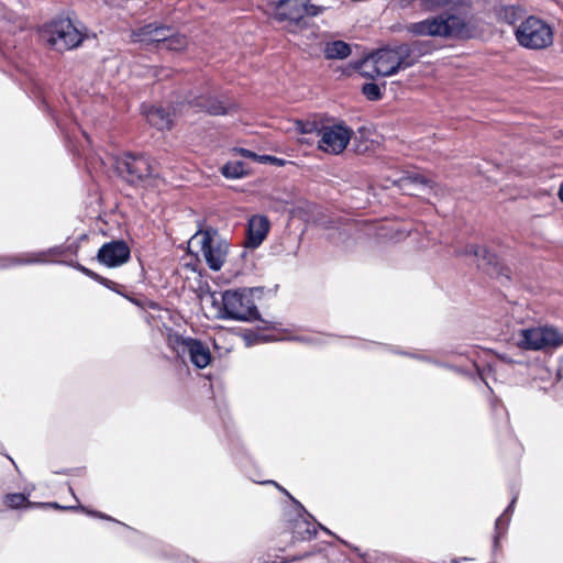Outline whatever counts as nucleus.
I'll use <instances>...</instances> for the list:
<instances>
[{
    "instance_id": "nucleus-22",
    "label": "nucleus",
    "mask_w": 563,
    "mask_h": 563,
    "mask_svg": "<svg viewBox=\"0 0 563 563\" xmlns=\"http://www.w3.org/2000/svg\"><path fill=\"white\" fill-rule=\"evenodd\" d=\"M466 253L477 257L479 264L485 263L488 265L496 264L495 254L490 253L487 249L479 245H470L466 249Z\"/></svg>"
},
{
    "instance_id": "nucleus-1",
    "label": "nucleus",
    "mask_w": 563,
    "mask_h": 563,
    "mask_svg": "<svg viewBox=\"0 0 563 563\" xmlns=\"http://www.w3.org/2000/svg\"><path fill=\"white\" fill-rule=\"evenodd\" d=\"M416 51V44L378 49L362 62V75L367 78L393 76L413 64L418 56Z\"/></svg>"
},
{
    "instance_id": "nucleus-8",
    "label": "nucleus",
    "mask_w": 563,
    "mask_h": 563,
    "mask_svg": "<svg viewBox=\"0 0 563 563\" xmlns=\"http://www.w3.org/2000/svg\"><path fill=\"white\" fill-rule=\"evenodd\" d=\"M517 345L529 351H548L563 345V334L554 327L525 328L517 333Z\"/></svg>"
},
{
    "instance_id": "nucleus-18",
    "label": "nucleus",
    "mask_w": 563,
    "mask_h": 563,
    "mask_svg": "<svg viewBox=\"0 0 563 563\" xmlns=\"http://www.w3.org/2000/svg\"><path fill=\"white\" fill-rule=\"evenodd\" d=\"M192 107L199 108L211 115L228 114L233 109L232 104H227L212 97L200 96L189 100Z\"/></svg>"
},
{
    "instance_id": "nucleus-35",
    "label": "nucleus",
    "mask_w": 563,
    "mask_h": 563,
    "mask_svg": "<svg viewBox=\"0 0 563 563\" xmlns=\"http://www.w3.org/2000/svg\"><path fill=\"white\" fill-rule=\"evenodd\" d=\"M103 282H106V283H101L102 285H104L106 287H108V288H110V289H112V288H113V286H114V283H113V282H111V280H109V279H107V278H104V280H103Z\"/></svg>"
},
{
    "instance_id": "nucleus-15",
    "label": "nucleus",
    "mask_w": 563,
    "mask_h": 563,
    "mask_svg": "<svg viewBox=\"0 0 563 563\" xmlns=\"http://www.w3.org/2000/svg\"><path fill=\"white\" fill-rule=\"evenodd\" d=\"M277 21L299 22L305 16L303 0H278L273 3Z\"/></svg>"
},
{
    "instance_id": "nucleus-6",
    "label": "nucleus",
    "mask_w": 563,
    "mask_h": 563,
    "mask_svg": "<svg viewBox=\"0 0 563 563\" xmlns=\"http://www.w3.org/2000/svg\"><path fill=\"white\" fill-rule=\"evenodd\" d=\"M167 345L178 357H188L197 368H206L212 361L209 346L198 339L170 332L167 335Z\"/></svg>"
},
{
    "instance_id": "nucleus-11",
    "label": "nucleus",
    "mask_w": 563,
    "mask_h": 563,
    "mask_svg": "<svg viewBox=\"0 0 563 563\" xmlns=\"http://www.w3.org/2000/svg\"><path fill=\"white\" fill-rule=\"evenodd\" d=\"M263 484L275 485L279 490H282L286 495H288L296 504V506L298 508V515L295 519L291 520L292 539L295 541H309V540L316 538L317 528L314 526L313 517L310 514H308L307 510L297 500H295L288 494V492L286 489L282 488L276 482L266 481V482H263Z\"/></svg>"
},
{
    "instance_id": "nucleus-26",
    "label": "nucleus",
    "mask_w": 563,
    "mask_h": 563,
    "mask_svg": "<svg viewBox=\"0 0 563 563\" xmlns=\"http://www.w3.org/2000/svg\"><path fill=\"white\" fill-rule=\"evenodd\" d=\"M362 93L371 101L379 100L383 96L380 87L374 82L363 85Z\"/></svg>"
},
{
    "instance_id": "nucleus-29",
    "label": "nucleus",
    "mask_w": 563,
    "mask_h": 563,
    "mask_svg": "<svg viewBox=\"0 0 563 563\" xmlns=\"http://www.w3.org/2000/svg\"><path fill=\"white\" fill-rule=\"evenodd\" d=\"M303 1H305V15L316 16L322 12L323 9L321 7L311 4L307 0H303Z\"/></svg>"
},
{
    "instance_id": "nucleus-41",
    "label": "nucleus",
    "mask_w": 563,
    "mask_h": 563,
    "mask_svg": "<svg viewBox=\"0 0 563 563\" xmlns=\"http://www.w3.org/2000/svg\"><path fill=\"white\" fill-rule=\"evenodd\" d=\"M411 1H412V0H408V2H407V3L411 2Z\"/></svg>"
},
{
    "instance_id": "nucleus-32",
    "label": "nucleus",
    "mask_w": 563,
    "mask_h": 563,
    "mask_svg": "<svg viewBox=\"0 0 563 563\" xmlns=\"http://www.w3.org/2000/svg\"><path fill=\"white\" fill-rule=\"evenodd\" d=\"M241 153H242V155H243V156H245V157H251V158H254V159H257V157H258L255 153H253V152H251V151H249V150H243V148H242V150H241Z\"/></svg>"
},
{
    "instance_id": "nucleus-19",
    "label": "nucleus",
    "mask_w": 563,
    "mask_h": 563,
    "mask_svg": "<svg viewBox=\"0 0 563 563\" xmlns=\"http://www.w3.org/2000/svg\"><path fill=\"white\" fill-rule=\"evenodd\" d=\"M144 113L147 122L157 130H169L173 125L170 113L161 107L144 109Z\"/></svg>"
},
{
    "instance_id": "nucleus-4",
    "label": "nucleus",
    "mask_w": 563,
    "mask_h": 563,
    "mask_svg": "<svg viewBox=\"0 0 563 563\" xmlns=\"http://www.w3.org/2000/svg\"><path fill=\"white\" fill-rule=\"evenodd\" d=\"M408 30L419 36L457 37L463 34L465 22L457 15L442 13L411 23Z\"/></svg>"
},
{
    "instance_id": "nucleus-3",
    "label": "nucleus",
    "mask_w": 563,
    "mask_h": 563,
    "mask_svg": "<svg viewBox=\"0 0 563 563\" xmlns=\"http://www.w3.org/2000/svg\"><path fill=\"white\" fill-rule=\"evenodd\" d=\"M189 247L199 261H203L211 271L218 272L227 262L230 245L217 229L207 227L191 236Z\"/></svg>"
},
{
    "instance_id": "nucleus-36",
    "label": "nucleus",
    "mask_w": 563,
    "mask_h": 563,
    "mask_svg": "<svg viewBox=\"0 0 563 563\" xmlns=\"http://www.w3.org/2000/svg\"><path fill=\"white\" fill-rule=\"evenodd\" d=\"M318 527H319L321 530H323L324 532H327L328 534H332V532H331L328 528H325L324 526H322V525L318 523Z\"/></svg>"
},
{
    "instance_id": "nucleus-12",
    "label": "nucleus",
    "mask_w": 563,
    "mask_h": 563,
    "mask_svg": "<svg viewBox=\"0 0 563 563\" xmlns=\"http://www.w3.org/2000/svg\"><path fill=\"white\" fill-rule=\"evenodd\" d=\"M170 32L172 30L167 26L150 23L133 30L131 41L146 46L155 44L163 49Z\"/></svg>"
},
{
    "instance_id": "nucleus-25",
    "label": "nucleus",
    "mask_w": 563,
    "mask_h": 563,
    "mask_svg": "<svg viewBox=\"0 0 563 563\" xmlns=\"http://www.w3.org/2000/svg\"><path fill=\"white\" fill-rule=\"evenodd\" d=\"M323 125H320L317 121H296L295 129L301 134H312L316 133L319 136V131Z\"/></svg>"
},
{
    "instance_id": "nucleus-13",
    "label": "nucleus",
    "mask_w": 563,
    "mask_h": 563,
    "mask_svg": "<svg viewBox=\"0 0 563 563\" xmlns=\"http://www.w3.org/2000/svg\"><path fill=\"white\" fill-rule=\"evenodd\" d=\"M131 251L128 244L122 240H115L104 243L98 251V261L108 267H118L126 263Z\"/></svg>"
},
{
    "instance_id": "nucleus-7",
    "label": "nucleus",
    "mask_w": 563,
    "mask_h": 563,
    "mask_svg": "<svg viewBox=\"0 0 563 563\" xmlns=\"http://www.w3.org/2000/svg\"><path fill=\"white\" fill-rule=\"evenodd\" d=\"M519 45L528 49H542L553 43V30L543 20L528 16L515 31Z\"/></svg>"
},
{
    "instance_id": "nucleus-34",
    "label": "nucleus",
    "mask_w": 563,
    "mask_h": 563,
    "mask_svg": "<svg viewBox=\"0 0 563 563\" xmlns=\"http://www.w3.org/2000/svg\"><path fill=\"white\" fill-rule=\"evenodd\" d=\"M81 510H84V511H86V512H88V514H90V515H93V516H96V517H99V518H102V519H108V517H107L106 515H103V514H100V512H93V511H88V510H86V509H84V508H81Z\"/></svg>"
},
{
    "instance_id": "nucleus-31",
    "label": "nucleus",
    "mask_w": 563,
    "mask_h": 563,
    "mask_svg": "<svg viewBox=\"0 0 563 563\" xmlns=\"http://www.w3.org/2000/svg\"><path fill=\"white\" fill-rule=\"evenodd\" d=\"M257 159L260 162H273V163H280V159L274 157V156H269V155H263V156H258Z\"/></svg>"
},
{
    "instance_id": "nucleus-28",
    "label": "nucleus",
    "mask_w": 563,
    "mask_h": 563,
    "mask_svg": "<svg viewBox=\"0 0 563 563\" xmlns=\"http://www.w3.org/2000/svg\"><path fill=\"white\" fill-rule=\"evenodd\" d=\"M78 271H80L82 274H85L86 276L97 280L98 283H104V278L101 277L100 275H98L97 273L92 272L91 269L80 265V264H77L75 266Z\"/></svg>"
},
{
    "instance_id": "nucleus-10",
    "label": "nucleus",
    "mask_w": 563,
    "mask_h": 563,
    "mask_svg": "<svg viewBox=\"0 0 563 563\" xmlns=\"http://www.w3.org/2000/svg\"><path fill=\"white\" fill-rule=\"evenodd\" d=\"M352 134L353 131L343 123L322 126L318 148L327 154L339 155L346 148Z\"/></svg>"
},
{
    "instance_id": "nucleus-33",
    "label": "nucleus",
    "mask_w": 563,
    "mask_h": 563,
    "mask_svg": "<svg viewBox=\"0 0 563 563\" xmlns=\"http://www.w3.org/2000/svg\"><path fill=\"white\" fill-rule=\"evenodd\" d=\"M286 336H275V335H265L263 336V341H276V340H286Z\"/></svg>"
},
{
    "instance_id": "nucleus-40",
    "label": "nucleus",
    "mask_w": 563,
    "mask_h": 563,
    "mask_svg": "<svg viewBox=\"0 0 563 563\" xmlns=\"http://www.w3.org/2000/svg\"><path fill=\"white\" fill-rule=\"evenodd\" d=\"M301 340H303V341H309V342H311V341H312V340L307 339V338H302Z\"/></svg>"
},
{
    "instance_id": "nucleus-27",
    "label": "nucleus",
    "mask_w": 563,
    "mask_h": 563,
    "mask_svg": "<svg viewBox=\"0 0 563 563\" xmlns=\"http://www.w3.org/2000/svg\"><path fill=\"white\" fill-rule=\"evenodd\" d=\"M26 501L27 499L25 495L21 493L8 494L4 498L5 505L11 508H19L23 506Z\"/></svg>"
},
{
    "instance_id": "nucleus-14",
    "label": "nucleus",
    "mask_w": 563,
    "mask_h": 563,
    "mask_svg": "<svg viewBox=\"0 0 563 563\" xmlns=\"http://www.w3.org/2000/svg\"><path fill=\"white\" fill-rule=\"evenodd\" d=\"M404 194L416 196L424 188H431L433 180L418 172H402V175L391 180Z\"/></svg>"
},
{
    "instance_id": "nucleus-20",
    "label": "nucleus",
    "mask_w": 563,
    "mask_h": 563,
    "mask_svg": "<svg viewBox=\"0 0 563 563\" xmlns=\"http://www.w3.org/2000/svg\"><path fill=\"white\" fill-rule=\"evenodd\" d=\"M323 52L327 59H344L350 56L351 47L343 41H333L327 43Z\"/></svg>"
},
{
    "instance_id": "nucleus-16",
    "label": "nucleus",
    "mask_w": 563,
    "mask_h": 563,
    "mask_svg": "<svg viewBox=\"0 0 563 563\" xmlns=\"http://www.w3.org/2000/svg\"><path fill=\"white\" fill-rule=\"evenodd\" d=\"M64 254L63 246H55L44 252L26 253L19 257H0V268H7L15 264L48 263V255L58 256Z\"/></svg>"
},
{
    "instance_id": "nucleus-38",
    "label": "nucleus",
    "mask_w": 563,
    "mask_h": 563,
    "mask_svg": "<svg viewBox=\"0 0 563 563\" xmlns=\"http://www.w3.org/2000/svg\"><path fill=\"white\" fill-rule=\"evenodd\" d=\"M308 555H309V553H307V554H305V555H302V556L292 558L290 561L300 560V559L306 558V556H308Z\"/></svg>"
},
{
    "instance_id": "nucleus-2",
    "label": "nucleus",
    "mask_w": 563,
    "mask_h": 563,
    "mask_svg": "<svg viewBox=\"0 0 563 563\" xmlns=\"http://www.w3.org/2000/svg\"><path fill=\"white\" fill-rule=\"evenodd\" d=\"M217 309V317L222 320L255 321L260 320L258 310L250 289H229L210 295Z\"/></svg>"
},
{
    "instance_id": "nucleus-9",
    "label": "nucleus",
    "mask_w": 563,
    "mask_h": 563,
    "mask_svg": "<svg viewBox=\"0 0 563 563\" xmlns=\"http://www.w3.org/2000/svg\"><path fill=\"white\" fill-rule=\"evenodd\" d=\"M42 37L58 52L73 49L82 42V34L70 19H59L47 23L42 30Z\"/></svg>"
},
{
    "instance_id": "nucleus-37",
    "label": "nucleus",
    "mask_w": 563,
    "mask_h": 563,
    "mask_svg": "<svg viewBox=\"0 0 563 563\" xmlns=\"http://www.w3.org/2000/svg\"><path fill=\"white\" fill-rule=\"evenodd\" d=\"M559 197L563 201V183L561 184L560 189H559Z\"/></svg>"
},
{
    "instance_id": "nucleus-23",
    "label": "nucleus",
    "mask_w": 563,
    "mask_h": 563,
    "mask_svg": "<svg viewBox=\"0 0 563 563\" xmlns=\"http://www.w3.org/2000/svg\"><path fill=\"white\" fill-rule=\"evenodd\" d=\"M517 501V495H515L509 504V506L506 508V510L504 511V514H501L496 522H495V528H496V532H497V536H496V540L499 538L500 534H503L506 529H507V526L510 521V515H511V511L514 509V506Z\"/></svg>"
},
{
    "instance_id": "nucleus-17",
    "label": "nucleus",
    "mask_w": 563,
    "mask_h": 563,
    "mask_svg": "<svg viewBox=\"0 0 563 563\" xmlns=\"http://www.w3.org/2000/svg\"><path fill=\"white\" fill-rule=\"evenodd\" d=\"M269 230V221L264 216H253L249 220L246 245L257 247L262 244Z\"/></svg>"
},
{
    "instance_id": "nucleus-24",
    "label": "nucleus",
    "mask_w": 563,
    "mask_h": 563,
    "mask_svg": "<svg viewBox=\"0 0 563 563\" xmlns=\"http://www.w3.org/2000/svg\"><path fill=\"white\" fill-rule=\"evenodd\" d=\"M187 44L188 40L185 35L174 34L170 32L163 49L177 52L184 49L187 46Z\"/></svg>"
},
{
    "instance_id": "nucleus-39",
    "label": "nucleus",
    "mask_w": 563,
    "mask_h": 563,
    "mask_svg": "<svg viewBox=\"0 0 563 563\" xmlns=\"http://www.w3.org/2000/svg\"><path fill=\"white\" fill-rule=\"evenodd\" d=\"M264 563H286V561H280V562H264Z\"/></svg>"
},
{
    "instance_id": "nucleus-30",
    "label": "nucleus",
    "mask_w": 563,
    "mask_h": 563,
    "mask_svg": "<svg viewBox=\"0 0 563 563\" xmlns=\"http://www.w3.org/2000/svg\"><path fill=\"white\" fill-rule=\"evenodd\" d=\"M505 14H506V16L511 14L514 18V23H516V21L521 18L522 11L518 7H509V8L505 9ZM509 22L512 23V21H509Z\"/></svg>"
},
{
    "instance_id": "nucleus-21",
    "label": "nucleus",
    "mask_w": 563,
    "mask_h": 563,
    "mask_svg": "<svg viewBox=\"0 0 563 563\" xmlns=\"http://www.w3.org/2000/svg\"><path fill=\"white\" fill-rule=\"evenodd\" d=\"M221 173L225 178L238 179L245 176L247 170L242 162H229L222 166Z\"/></svg>"
},
{
    "instance_id": "nucleus-5",
    "label": "nucleus",
    "mask_w": 563,
    "mask_h": 563,
    "mask_svg": "<svg viewBox=\"0 0 563 563\" xmlns=\"http://www.w3.org/2000/svg\"><path fill=\"white\" fill-rule=\"evenodd\" d=\"M117 169L132 185L153 184L158 177L155 163L143 154H125L117 161Z\"/></svg>"
}]
</instances>
